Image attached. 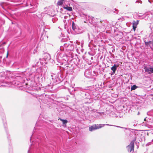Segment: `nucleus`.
<instances>
[{
  "instance_id": "nucleus-1",
  "label": "nucleus",
  "mask_w": 153,
  "mask_h": 153,
  "mask_svg": "<svg viewBox=\"0 0 153 153\" xmlns=\"http://www.w3.org/2000/svg\"><path fill=\"white\" fill-rule=\"evenodd\" d=\"M104 126L105 124H94L89 127V130L90 131H92L94 130L100 128Z\"/></svg>"
},
{
  "instance_id": "nucleus-2",
  "label": "nucleus",
  "mask_w": 153,
  "mask_h": 153,
  "mask_svg": "<svg viewBox=\"0 0 153 153\" xmlns=\"http://www.w3.org/2000/svg\"><path fill=\"white\" fill-rule=\"evenodd\" d=\"M134 141H131L128 146L127 147V149L128 152H131L132 151L134 152Z\"/></svg>"
},
{
  "instance_id": "nucleus-3",
  "label": "nucleus",
  "mask_w": 153,
  "mask_h": 153,
  "mask_svg": "<svg viewBox=\"0 0 153 153\" xmlns=\"http://www.w3.org/2000/svg\"><path fill=\"white\" fill-rule=\"evenodd\" d=\"M144 69L145 71L148 73L149 74L153 73V68L145 67Z\"/></svg>"
},
{
  "instance_id": "nucleus-4",
  "label": "nucleus",
  "mask_w": 153,
  "mask_h": 153,
  "mask_svg": "<svg viewBox=\"0 0 153 153\" xmlns=\"http://www.w3.org/2000/svg\"><path fill=\"white\" fill-rule=\"evenodd\" d=\"M139 20H137L136 22L134 21L133 23V28L134 31H135L136 28L137 27V25L139 23Z\"/></svg>"
},
{
  "instance_id": "nucleus-5",
  "label": "nucleus",
  "mask_w": 153,
  "mask_h": 153,
  "mask_svg": "<svg viewBox=\"0 0 153 153\" xmlns=\"http://www.w3.org/2000/svg\"><path fill=\"white\" fill-rule=\"evenodd\" d=\"M117 66H116V65H114L112 66L111 69L113 71V73L114 74L115 72V71L117 69Z\"/></svg>"
},
{
  "instance_id": "nucleus-6",
  "label": "nucleus",
  "mask_w": 153,
  "mask_h": 153,
  "mask_svg": "<svg viewBox=\"0 0 153 153\" xmlns=\"http://www.w3.org/2000/svg\"><path fill=\"white\" fill-rule=\"evenodd\" d=\"M63 8L65 9H66L69 11H72V9L71 7L67 6L66 7H64Z\"/></svg>"
},
{
  "instance_id": "nucleus-7",
  "label": "nucleus",
  "mask_w": 153,
  "mask_h": 153,
  "mask_svg": "<svg viewBox=\"0 0 153 153\" xmlns=\"http://www.w3.org/2000/svg\"><path fill=\"white\" fill-rule=\"evenodd\" d=\"M145 45L148 46V45H150V44H153V42L152 41H149V42H145Z\"/></svg>"
},
{
  "instance_id": "nucleus-8",
  "label": "nucleus",
  "mask_w": 153,
  "mask_h": 153,
  "mask_svg": "<svg viewBox=\"0 0 153 153\" xmlns=\"http://www.w3.org/2000/svg\"><path fill=\"white\" fill-rule=\"evenodd\" d=\"M63 0H60L57 3V4L58 6L61 5L63 3Z\"/></svg>"
},
{
  "instance_id": "nucleus-9",
  "label": "nucleus",
  "mask_w": 153,
  "mask_h": 153,
  "mask_svg": "<svg viewBox=\"0 0 153 153\" xmlns=\"http://www.w3.org/2000/svg\"><path fill=\"white\" fill-rule=\"evenodd\" d=\"M62 122L63 124H65L66 123L68 122V121L66 120H63L61 118L59 119Z\"/></svg>"
},
{
  "instance_id": "nucleus-10",
  "label": "nucleus",
  "mask_w": 153,
  "mask_h": 153,
  "mask_svg": "<svg viewBox=\"0 0 153 153\" xmlns=\"http://www.w3.org/2000/svg\"><path fill=\"white\" fill-rule=\"evenodd\" d=\"M137 88V87L135 85L132 86L131 87V90H133L136 89Z\"/></svg>"
},
{
  "instance_id": "nucleus-11",
  "label": "nucleus",
  "mask_w": 153,
  "mask_h": 153,
  "mask_svg": "<svg viewBox=\"0 0 153 153\" xmlns=\"http://www.w3.org/2000/svg\"><path fill=\"white\" fill-rule=\"evenodd\" d=\"M8 54H9V52L8 51L7 52V55H6V58H7L8 57Z\"/></svg>"
},
{
  "instance_id": "nucleus-12",
  "label": "nucleus",
  "mask_w": 153,
  "mask_h": 153,
  "mask_svg": "<svg viewBox=\"0 0 153 153\" xmlns=\"http://www.w3.org/2000/svg\"><path fill=\"white\" fill-rule=\"evenodd\" d=\"M144 121H146V118H145V119H144Z\"/></svg>"
}]
</instances>
